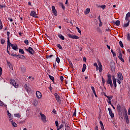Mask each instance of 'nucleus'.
<instances>
[{"label": "nucleus", "mask_w": 130, "mask_h": 130, "mask_svg": "<svg viewBox=\"0 0 130 130\" xmlns=\"http://www.w3.org/2000/svg\"><path fill=\"white\" fill-rule=\"evenodd\" d=\"M128 114L130 115V108L128 109Z\"/></svg>", "instance_id": "774afa93"}, {"label": "nucleus", "mask_w": 130, "mask_h": 130, "mask_svg": "<svg viewBox=\"0 0 130 130\" xmlns=\"http://www.w3.org/2000/svg\"><path fill=\"white\" fill-rule=\"evenodd\" d=\"M65 127L67 128L68 130L70 129V126L69 125H65ZM67 128H65V130H67Z\"/></svg>", "instance_id": "a18cd8bd"}, {"label": "nucleus", "mask_w": 130, "mask_h": 130, "mask_svg": "<svg viewBox=\"0 0 130 130\" xmlns=\"http://www.w3.org/2000/svg\"><path fill=\"white\" fill-rule=\"evenodd\" d=\"M63 126V124H61L60 126H59V128H62V127Z\"/></svg>", "instance_id": "bf43d9fd"}, {"label": "nucleus", "mask_w": 130, "mask_h": 130, "mask_svg": "<svg viewBox=\"0 0 130 130\" xmlns=\"http://www.w3.org/2000/svg\"><path fill=\"white\" fill-rule=\"evenodd\" d=\"M49 77L50 80H52V82H54V77H53V76H51V75H49Z\"/></svg>", "instance_id": "c756f323"}, {"label": "nucleus", "mask_w": 130, "mask_h": 130, "mask_svg": "<svg viewBox=\"0 0 130 130\" xmlns=\"http://www.w3.org/2000/svg\"><path fill=\"white\" fill-rule=\"evenodd\" d=\"M56 61H57V62H58V63H59V62L60 61V59H59V58L58 57H57L56 59Z\"/></svg>", "instance_id": "ea45409f"}, {"label": "nucleus", "mask_w": 130, "mask_h": 130, "mask_svg": "<svg viewBox=\"0 0 130 130\" xmlns=\"http://www.w3.org/2000/svg\"><path fill=\"white\" fill-rule=\"evenodd\" d=\"M114 24H115L116 26H119L120 25V21L119 20H117L116 22L114 21Z\"/></svg>", "instance_id": "f3484780"}, {"label": "nucleus", "mask_w": 130, "mask_h": 130, "mask_svg": "<svg viewBox=\"0 0 130 130\" xmlns=\"http://www.w3.org/2000/svg\"><path fill=\"white\" fill-rule=\"evenodd\" d=\"M125 20L127 21V22H128V21H129V19H128V17H125Z\"/></svg>", "instance_id": "e2e57ef3"}, {"label": "nucleus", "mask_w": 130, "mask_h": 130, "mask_svg": "<svg viewBox=\"0 0 130 130\" xmlns=\"http://www.w3.org/2000/svg\"><path fill=\"white\" fill-rule=\"evenodd\" d=\"M40 114L41 116V119H42V121H43V122H44V123L46 122V121H47V120H46V116H45V115H44L42 113H40Z\"/></svg>", "instance_id": "7ed1b4c3"}, {"label": "nucleus", "mask_w": 130, "mask_h": 130, "mask_svg": "<svg viewBox=\"0 0 130 130\" xmlns=\"http://www.w3.org/2000/svg\"><path fill=\"white\" fill-rule=\"evenodd\" d=\"M98 64L99 67H98V66L96 67V71H98V70H99L100 73H101V72L103 71L102 64H101V62L100 61L98 62Z\"/></svg>", "instance_id": "f03ea898"}, {"label": "nucleus", "mask_w": 130, "mask_h": 130, "mask_svg": "<svg viewBox=\"0 0 130 130\" xmlns=\"http://www.w3.org/2000/svg\"><path fill=\"white\" fill-rule=\"evenodd\" d=\"M53 56V55H47L46 56V58L48 59V58H50Z\"/></svg>", "instance_id": "f704fd0d"}, {"label": "nucleus", "mask_w": 130, "mask_h": 130, "mask_svg": "<svg viewBox=\"0 0 130 130\" xmlns=\"http://www.w3.org/2000/svg\"><path fill=\"white\" fill-rule=\"evenodd\" d=\"M8 41H7V48L9 49L11 46V44H12L11 43V42H10V38L8 37L7 38Z\"/></svg>", "instance_id": "ddd939ff"}, {"label": "nucleus", "mask_w": 130, "mask_h": 130, "mask_svg": "<svg viewBox=\"0 0 130 130\" xmlns=\"http://www.w3.org/2000/svg\"><path fill=\"white\" fill-rule=\"evenodd\" d=\"M87 58L85 57H83V61H86Z\"/></svg>", "instance_id": "0e129e2a"}, {"label": "nucleus", "mask_w": 130, "mask_h": 130, "mask_svg": "<svg viewBox=\"0 0 130 130\" xmlns=\"http://www.w3.org/2000/svg\"><path fill=\"white\" fill-rule=\"evenodd\" d=\"M19 51L20 53H21V54H25V52H24V50L22 49H19Z\"/></svg>", "instance_id": "a878e982"}, {"label": "nucleus", "mask_w": 130, "mask_h": 130, "mask_svg": "<svg viewBox=\"0 0 130 130\" xmlns=\"http://www.w3.org/2000/svg\"><path fill=\"white\" fill-rule=\"evenodd\" d=\"M108 110L111 118H113V117H114V114L112 113V110L110 109V108H109Z\"/></svg>", "instance_id": "1a4fd4ad"}, {"label": "nucleus", "mask_w": 130, "mask_h": 130, "mask_svg": "<svg viewBox=\"0 0 130 130\" xmlns=\"http://www.w3.org/2000/svg\"><path fill=\"white\" fill-rule=\"evenodd\" d=\"M112 80H113L114 86V87H115V88H116V79H115V77H114V76L112 77Z\"/></svg>", "instance_id": "2eb2a0df"}, {"label": "nucleus", "mask_w": 130, "mask_h": 130, "mask_svg": "<svg viewBox=\"0 0 130 130\" xmlns=\"http://www.w3.org/2000/svg\"><path fill=\"white\" fill-rule=\"evenodd\" d=\"M128 26H129V20H128V22H127V23L123 24V27H124V28H125L126 27H128Z\"/></svg>", "instance_id": "6ab92c4d"}, {"label": "nucleus", "mask_w": 130, "mask_h": 130, "mask_svg": "<svg viewBox=\"0 0 130 130\" xmlns=\"http://www.w3.org/2000/svg\"><path fill=\"white\" fill-rule=\"evenodd\" d=\"M118 78L120 81H122V80H123V76L121 73H118Z\"/></svg>", "instance_id": "9b49d317"}, {"label": "nucleus", "mask_w": 130, "mask_h": 130, "mask_svg": "<svg viewBox=\"0 0 130 130\" xmlns=\"http://www.w3.org/2000/svg\"><path fill=\"white\" fill-rule=\"evenodd\" d=\"M21 71L22 73H25V72H26V68H25L24 67H21Z\"/></svg>", "instance_id": "4be33fe9"}, {"label": "nucleus", "mask_w": 130, "mask_h": 130, "mask_svg": "<svg viewBox=\"0 0 130 130\" xmlns=\"http://www.w3.org/2000/svg\"><path fill=\"white\" fill-rule=\"evenodd\" d=\"M59 5L60 7H61L63 10H64V9H66V7L63 6V4L62 3H59Z\"/></svg>", "instance_id": "393cba45"}, {"label": "nucleus", "mask_w": 130, "mask_h": 130, "mask_svg": "<svg viewBox=\"0 0 130 130\" xmlns=\"http://www.w3.org/2000/svg\"><path fill=\"white\" fill-rule=\"evenodd\" d=\"M10 84H12L15 88H18V86H19L18 84L16 83V81H15L14 79H11L10 80Z\"/></svg>", "instance_id": "20e7f679"}, {"label": "nucleus", "mask_w": 130, "mask_h": 130, "mask_svg": "<svg viewBox=\"0 0 130 130\" xmlns=\"http://www.w3.org/2000/svg\"><path fill=\"white\" fill-rule=\"evenodd\" d=\"M107 84L110 85L111 87H113V84L112 83V80H111V75H108V80H107Z\"/></svg>", "instance_id": "f257e3e1"}, {"label": "nucleus", "mask_w": 130, "mask_h": 130, "mask_svg": "<svg viewBox=\"0 0 130 130\" xmlns=\"http://www.w3.org/2000/svg\"><path fill=\"white\" fill-rule=\"evenodd\" d=\"M11 56H18V55H16V54L12 53L11 54Z\"/></svg>", "instance_id": "4d7b16f0"}, {"label": "nucleus", "mask_w": 130, "mask_h": 130, "mask_svg": "<svg viewBox=\"0 0 130 130\" xmlns=\"http://www.w3.org/2000/svg\"><path fill=\"white\" fill-rule=\"evenodd\" d=\"M126 17H127V18H129V17H130V12H128V13L126 15Z\"/></svg>", "instance_id": "de8ad7c7"}, {"label": "nucleus", "mask_w": 130, "mask_h": 130, "mask_svg": "<svg viewBox=\"0 0 130 130\" xmlns=\"http://www.w3.org/2000/svg\"><path fill=\"white\" fill-rule=\"evenodd\" d=\"M38 104V102H37V101H34V105H35V106H37V105Z\"/></svg>", "instance_id": "473e14b6"}, {"label": "nucleus", "mask_w": 130, "mask_h": 130, "mask_svg": "<svg viewBox=\"0 0 130 130\" xmlns=\"http://www.w3.org/2000/svg\"><path fill=\"white\" fill-rule=\"evenodd\" d=\"M90 13V8H87L85 11H84V13L86 15H88V14H89Z\"/></svg>", "instance_id": "dca6fc26"}, {"label": "nucleus", "mask_w": 130, "mask_h": 130, "mask_svg": "<svg viewBox=\"0 0 130 130\" xmlns=\"http://www.w3.org/2000/svg\"><path fill=\"white\" fill-rule=\"evenodd\" d=\"M86 69H87V66H86V64H83V68H82V72L84 73L85 71H86Z\"/></svg>", "instance_id": "a211bd4d"}, {"label": "nucleus", "mask_w": 130, "mask_h": 130, "mask_svg": "<svg viewBox=\"0 0 130 130\" xmlns=\"http://www.w3.org/2000/svg\"><path fill=\"white\" fill-rule=\"evenodd\" d=\"M5 42H6V41H5V40H1V43L2 44H5Z\"/></svg>", "instance_id": "603ef678"}, {"label": "nucleus", "mask_w": 130, "mask_h": 130, "mask_svg": "<svg viewBox=\"0 0 130 130\" xmlns=\"http://www.w3.org/2000/svg\"><path fill=\"white\" fill-rule=\"evenodd\" d=\"M8 20H9V21H10V22H13V19L9 18Z\"/></svg>", "instance_id": "338daca9"}, {"label": "nucleus", "mask_w": 130, "mask_h": 130, "mask_svg": "<svg viewBox=\"0 0 130 130\" xmlns=\"http://www.w3.org/2000/svg\"><path fill=\"white\" fill-rule=\"evenodd\" d=\"M57 47L59 48V49L62 50V47L60 45V44H58L57 45Z\"/></svg>", "instance_id": "e433bc0d"}, {"label": "nucleus", "mask_w": 130, "mask_h": 130, "mask_svg": "<svg viewBox=\"0 0 130 130\" xmlns=\"http://www.w3.org/2000/svg\"><path fill=\"white\" fill-rule=\"evenodd\" d=\"M100 8H102V9L104 10V9H105V8H106V6H105V5H102L101 6H100Z\"/></svg>", "instance_id": "c03bdc74"}, {"label": "nucleus", "mask_w": 130, "mask_h": 130, "mask_svg": "<svg viewBox=\"0 0 130 130\" xmlns=\"http://www.w3.org/2000/svg\"><path fill=\"white\" fill-rule=\"evenodd\" d=\"M7 63H8L10 69H11V70H13V65H12V64H11L10 63V62H8V61H7Z\"/></svg>", "instance_id": "412c9836"}, {"label": "nucleus", "mask_w": 130, "mask_h": 130, "mask_svg": "<svg viewBox=\"0 0 130 130\" xmlns=\"http://www.w3.org/2000/svg\"><path fill=\"white\" fill-rule=\"evenodd\" d=\"M24 88L26 89V90L27 91H30L31 89L28 87V85L25 84L24 85Z\"/></svg>", "instance_id": "5701e85b"}, {"label": "nucleus", "mask_w": 130, "mask_h": 130, "mask_svg": "<svg viewBox=\"0 0 130 130\" xmlns=\"http://www.w3.org/2000/svg\"><path fill=\"white\" fill-rule=\"evenodd\" d=\"M24 43L26 45H29V41H28L27 40H25L24 41Z\"/></svg>", "instance_id": "58836bf2"}, {"label": "nucleus", "mask_w": 130, "mask_h": 130, "mask_svg": "<svg viewBox=\"0 0 130 130\" xmlns=\"http://www.w3.org/2000/svg\"><path fill=\"white\" fill-rule=\"evenodd\" d=\"M37 97L38 99H40L42 97V94H41V92L40 91L36 92Z\"/></svg>", "instance_id": "f8f14e48"}, {"label": "nucleus", "mask_w": 130, "mask_h": 130, "mask_svg": "<svg viewBox=\"0 0 130 130\" xmlns=\"http://www.w3.org/2000/svg\"><path fill=\"white\" fill-rule=\"evenodd\" d=\"M30 15L31 16V17H34V18H38V16H37V14H36V12L34 11H32L30 12Z\"/></svg>", "instance_id": "0eeeda50"}, {"label": "nucleus", "mask_w": 130, "mask_h": 130, "mask_svg": "<svg viewBox=\"0 0 130 130\" xmlns=\"http://www.w3.org/2000/svg\"><path fill=\"white\" fill-rule=\"evenodd\" d=\"M3 72V69L0 67V76H2V73Z\"/></svg>", "instance_id": "6e6d98bb"}, {"label": "nucleus", "mask_w": 130, "mask_h": 130, "mask_svg": "<svg viewBox=\"0 0 130 130\" xmlns=\"http://www.w3.org/2000/svg\"><path fill=\"white\" fill-rule=\"evenodd\" d=\"M7 113H8V115L9 117L11 118V117H12V114L10 113V112H9V111H7Z\"/></svg>", "instance_id": "c9c22d12"}, {"label": "nucleus", "mask_w": 130, "mask_h": 130, "mask_svg": "<svg viewBox=\"0 0 130 130\" xmlns=\"http://www.w3.org/2000/svg\"><path fill=\"white\" fill-rule=\"evenodd\" d=\"M100 124L101 125V126H103V123L102 122V121H100Z\"/></svg>", "instance_id": "13d9d810"}, {"label": "nucleus", "mask_w": 130, "mask_h": 130, "mask_svg": "<svg viewBox=\"0 0 130 130\" xmlns=\"http://www.w3.org/2000/svg\"><path fill=\"white\" fill-rule=\"evenodd\" d=\"M69 64H70L71 67H74V65H73V63H72V61L69 60Z\"/></svg>", "instance_id": "a19ab883"}, {"label": "nucleus", "mask_w": 130, "mask_h": 130, "mask_svg": "<svg viewBox=\"0 0 130 130\" xmlns=\"http://www.w3.org/2000/svg\"><path fill=\"white\" fill-rule=\"evenodd\" d=\"M127 39L128 40H130V36H129V34H127Z\"/></svg>", "instance_id": "3c124183"}, {"label": "nucleus", "mask_w": 130, "mask_h": 130, "mask_svg": "<svg viewBox=\"0 0 130 130\" xmlns=\"http://www.w3.org/2000/svg\"><path fill=\"white\" fill-rule=\"evenodd\" d=\"M11 124H12V126H14V127H17L18 126V124H17L15 122H12Z\"/></svg>", "instance_id": "bb28decb"}, {"label": "nucleus", "mask_w": 130, "mask_h": 130, "mask_svg": "<svg viewBox=\"0 0 130 130\" xmlns=\"http://www.w3.org/2000/svg\"><path fill=\"white\" fill-rule=\"evenodd\" d=\"M25 50L28 51L30 54H34V53H35V52L34 50H33V49L30 47L28 49H25Z\"/></svg>", "instance_id": "39448f33"}, {"label": "nucleus", "mask_w": 130, "mask_h": 130, "mask_svg": "<svg viewBox=\"0 0 130 130\" xmlns=\"http://www.w3.org/2000/svg\"><path fill=\"white\" fill-rule=\"evenodd\" d=\"M93 66H94V67H98V65L97 64V63H94L93 64Z\"/></svg>", "instance_id": "69168bd1"}, {"label": "nucleus", "mask_w": 130, "mask_h": 130, "mask_svg": "<svg viewBox=\"0 0 130 130\" xmlns=\"http://www.w3.org/2000/svg\"><path fill=\"white\" fill-rule=\"evenodd\" d=\"M102 82H103V85H104V84H105V82H106V81H105L104 80V78H103V77H102Z\"/></svg>", "instance_id": "37998d69"}, {"label": "nucleus", "mask_w": 130, "mask_h": 130, "mask_svg": "<svg viewBox=\"0 0 130 130\" xmlns=\"http://www.w3.org/2000/svg\"><path fill=\"white\" fill-rule=\"evenodd\" d=\"M55 98L57 99V98H59V95H58L57 93H54Z\"/></svg>", "instance_id": "2f4dec72"}, {"label": "nucleus", "mask_w": 130, "mask_h": 130, "mask_svg": "<svg viewBox=\"0 0 130 130\" xmlns=\"http://www.w3.org/2000/svg\"><path fill=\"white\" fill-rule=\"evenodd\" d=\"M56 100L57 101L58 103H61V100H60V96L56 99Z\"/></svg>", "instance_id": "c85d7f7f"}, {"label": "nucleus", "mask_w": 130, "mask_h": 130, "mask_svg": "<svg viewBox=\"0 0 130 130\" xmlns=\"http://www.w3.org/2000/svg\"><path fill=\"white\" fill-rule=\"evenodd\" d=\"M111 52H112L113 56H116V54H115V53H114V52H113V50H111Z\"/></svg>", "instance_id": "79ce46f5"}, {"label": "nucleus", "mask_w": 130, "mask_h": 130, "mask_svg": "<svg viewBox=\"0 0 130 130\" xmlns=\"http://www.w3.org/2000/svg\"><path fill=\"white\" fill-rule=\"evenodd\" d=\"M77 111L75 110V112L73 113V116H76V112Z\"/></svg>", "instance_id": "052dcab7"}, {"label": "nucleus", "mask_w": 130, "mask_h": 130, "mask_svg": "<svg viewBox=\"0 0 130 130\" xmlns=\"http://www.w3.org/2000/svg\"><path fill=\"white\" fill-rule=\"evenodd\" d=\"M60 80L61 81V82H62L63 81V77H62V76H61L60 77Z\"/></svg>", "instance_id": "5fc2aeb1"}, {"label": "nucleus", "mask_w": 130, "mask_h": 130, "mask_svg": "<svg viewBox=\"0 0 130 130\" xmlns=\"http://www.w3.org/2000/svg\"><path fill=\"white\" fill-rule=\"evenodd\" d=\"M14 116H15V117H17L18 118H20V117H21V114H20L19 113L16 114L14 115Z\"/></svg>", "instance_id": "cd10ccee"}, {"label": "nucleus", "mask_w": 130, "mask_h": 130, "mask_svg": "<svg viewBox=\"0 0 130 130\" xmlns=\"http://www.w3.org/2000/svg\"><path fill=\"white\" fill-rule=\"evenodd\" d=\"M119 45L121 47L123 48V44H122V42H121V41H120L119 42Z\"/></svg>", "instance_id": "72a5a7b5"}, {"label": "nucleus", "mask_w": 130, "mask_h": 130, "mask_svg": "<svg viewBox=\"0 0 130 130\" xmlns=\"http://www.w3.org/2000/svg\"><path fill=\"white\" fill-rule=\"evenodd\" d=\"M107 98H108V99L109 100H111V99H112V96H106Z\"/></svg>", "instance_id": "09e8293b"}, {"label": "nucleus", "mask_w": 130, "mask_h": 130, "mask_svg": "<svg viewBox=\"0 0 130 130\" xmlns=\"http://www.w3.org/2000/svg\"><path fill=\"white\" fill-rule=\"evenodd\" d=\"M125 119H128V117L127 116V114H126L124 116Z\"/></svg>", "instance_id": "8fccbe9b"}, {"label": "nucleus", "mask_w": 130, "mask_h": 130, "mask_svg": "<svg viewBox=\"0 0 130 130\" xmlns=\"http://www.w3.org/2000/svg\"><path fill=\"white\" fill-rule=\"evenodd\" d=\"M55 122V125H56V126L57 127H59V126H58V121H56Z\"/></svg>", "instance_id": "49530a36"}, {"label": "nucleus", "mask_w": 130, "mask_h": 130, "mask_svg": "<svg viewBox=\"0 0 130 130\" xmlns=\"http://www.w3.org/2000/svg\"><path fill=\"white\" fill-rule=\"evenodd\" d=\"M52 11L54 16H57V12L56 11V10L55 9V7L54 6L52 7Z\"/></svg>", "instance_id": "6e6552de"}, {"label": "nucleus", "mask_w": 130, "mask_h": 130, "mask_svg": "<svg viewBox=\"0 0 130 130\" xmlns=\"http://www.w3.org/2000/svg\"><path fill=\"white\" fill-rule=\"evenodd\" d=\"M18 56H19V58H25V56L23 55H18Z\"/></svg>", "instance_id": "7c9ffc66"}, {"label": "nucleus", "mask_w": 130, "mask_h": 130, "mask_svg": "<svg viewBox=\"0 0 130 130\" xmlns=\"http://www.w3.org/2000/svg\"><path fill=\"white\" fill-rule=\"evenodd\" d=\"M117 110L118 111H120V112H121V106L120 104H118L117 107Z\"/></svg>", "instance_id": "aec40b11"}, {"label": "nucleus", "mask_w": 130, "mask_h": 130, "mask_svg": "<svg viewBox=\"0 0 130 130\" xmlns=\"http://www.w3.org/2000/svg\"><path fill=\"white\" fill-rule=\"evenodd\" d=\"M76 29H77L78 33H80V34L82 33V31L80 30V28L78 27H76Z\"/></svg>", "instance_id": "4c0bfd02"}, {"label": "nucleus", "mask_w": 130, "mask_h": 130, "mask_svg": "<svg viewBox=\"0 0 130 130\" xmlns=\"http://www.w3.org/2000/svg\"><path fill=\"white\" fill-rule=\"evenodd\" d=\"M11 47H12L14 50H17L18 49V46L17 45L11 44Z\"/></svg>", "instance_id": "4468645a"}, {"label": "nucleus", "mask_w": 130, "mask_h": 130, "mask_svg": "<svg viewBox=\"0 0 130 130\" xmlns=\"http://www.w3.org/2000/svg\"><path fill=\"white\" fill-rule=\"evenodd\" d=\"M121 80L119 79H118L117 82V83H118V84H119V85H120V84H121V81H120Z\"/></svg>", "instance_id": "864d4df0"}, {"label": "nucleus", "mask_w": 130, "mask_h": 130, "mask_svg": "<svg viewBox=\"0 0 130 130\" xmlns=\"http://www.w3.org/2000/svg\"><path fill=\"white\" fill-rule=\"evenodd\" d=\"M58 36L60 39H61V40H64V37H63V36L59 35Z\"/></svg>", "instance_id": "b1692460"}, {"label": "nucleus", "mask_w": 130, "mask_h": 130, "mask_svg": "<svg viewBox=\"0 0 130 130\" xmlns=\"http://www.w3.org/2000/svg\"><path fill=\"white\" fill-rule=\"evenodd\" d=\"M119 55L118 56V57L119 59H120V60L122 61V62H124V60L123 59V58H122V54H121V52L120 51L119 52Z\"/></svg>", "instance_id": "9d476101"}, {"label": "nucleus", "mask_w": 130, "mask_h": 130, "mask_svg": "<svg viewBox=\"0 0 130 130\" xmlns=\"http://www.w3.org/2000/svg\"><path fill=\"white\" fill-rule=\"evenodd\" d=\"M101 128H102V130H105V129H104V125H103V126H101Z\"/></svg>", "instance_id": "680f3d73"}, {"label": "nucleus", "mask_w": 130, "mask_h": 130, "mask_svg": "<svg viewBox=\"0 0 130 130\" xmlns=\"http://www.w3.org/2000/svg\"><path fill=\"white\" fill-rule=\"evenodd\" d=\"M68 36L70 38H72V39H80V37L77 36L72 35L70 34H68Z\"/></svg>", "instance_id": "423d86ee"}]
</instances>
